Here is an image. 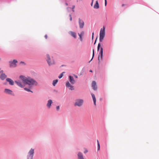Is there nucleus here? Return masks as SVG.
I'll list each match as a JSON object with an SVG mask.
<instances>
[{
  "label": "nucleus",
  "instance_id": "412c9836",
  "mask_svg": "<svg viewBox=\"0 0 159 159\" xmlns=\"http://www.w3.org/2000/svg\"><path fill=\"white\" fill-rule=\"evenodd\" d=\"M58 82L57 80H54L53 81L52 84L54 86H55L56 84Z\"/></svg>",
  "mask_w": 159,
  "mask_h": 159
},
{
  "label": "nucleus",
  "instance_id": "2eb2a0df",
  "mask_svg": "<svg viewBox=\"0 0 159 159\" xmlns=\"http://www.w3.org/2000/svg\"><path fill=\"white\" fill-rule=\"evenodd\" d=\"M78 159H84V158L83 156L82 153L80 152H79L78 153Z\"/></svg>",
  "mask_w": 159,
  "mask_h": 159
},
{
  "label": "nucleus",
  "instance_id": "5701e85b",
  "mask_svg": "<svg viewBox=\"0 0 159 159\" xmlns=\"http://www.w3.org/2000/svg\"><path fill=\"white\" fill-rule=\"evenodd\" d=\"M64 73H65V72H62V73H61L60 75L58 77L59 79H61V78L62 76H63V74Z\"/></svg>",
  "mask_w": 159,
  "mask_h": 159
},
{
  "label": "nucleus",
  "instance_id": "6e6552de",
  "mask_svg": "<svg viewBox=\"0 0 159 159\" xmlns=\"http://www.w3.org/2000/svg\"><path fill=\"white\" fill-rule=\"evenodd\" d=\"M66 86L69 89L71 90H73L74 89V86L71 85L69 82H67L66 84Z\"/></svg>",
  "mask_w": 159,
  "mask_h": 159
},
{
  "label": "nucleus",
  "instance_id": "39448f33",
  "mask_svg": "<svg viewBox=\"0 0 159 159\" xmlns=\"http://www.w3.org/2000/svg\"><path fill=\"white\" fill-rule=\"evenodd\" d=\"M34 150L33 148H31L27 156L28 159H33L34 154Z\"/></svg>",
  "mask_w": 159,
  "mask_h": 159
},
{
  "label": "nucleus",
  "instance_id": "58836bf2",
  "mask_svg": "<svg viewBox=\"0 0 159 159\" xmlns=\"http://www.w3.org/2000/svg\"><path fill=\"white\" fill-rule=\"evenodd\" d=\"M90 71V72H92V70H90V71Z\"/></svg>",
  "mask_w": 159,
  "mask_h": 159
},
{
  "label": "nucleus",
  "instance_id": "aec40b11",
  "mask_svg": "<svg viewBox=\"0 0 159 159\" xmlns=\"http://www.w3.org/2000/svg\"><path fill=\"white\" fill-rule=\"evenodd\" d=\"M103 54V49L102 47H101V51H100V58L101 59H102Z\"/></svg>",
  "mask_w": 159,
  "mask_h": 159
},
{
  "label": "nucleus",
  "instance_id": "c85d7f7f",
  "mask_svg": "<svg viewBox=\"0 0 159 159\" xmlns=\"http://www.w3.org/2000/svg\"><path fill=\"white\" fill-rule=\"evenodd\" d=\"M107 4V0H106V1H105V6H106Z\"/></svg>",
  "mask_w": 159,
  "mask_h": 159
},
{
  "label": "nucleus",
  "instance_id": "9d476101",
  "mask_svg": "<svg viewBox=\"0 0 159 159\" xmlns=\"http://www.w3.org/2000/svg\"><path fill=\"white\" fill-rule=\"evenodd\" d=\"M4 92L6 94H11L12 93V91L9 89H4Z\"/></svg>",
  "mask_w": 159,
  "mask_h": 159
},
{
  "label": "nucleus",
  "instance_id": "6ab92c4d",
  "mask_svg": "<svg viewBox=\"0 0 159 159\" xmlns=\"http://www.w3.org/2000/svg\"><path fill=\"white\" fill-rule=\"evenodd\" d=\"M93 7L95 9H98L99 8V4L98 1H96V3L93 6Z\"/></svg>",
  "mask_w": 159,
  "mask_h": 159
},
{
  "label": "nucleus",
  "instance_id": "de8ad7c7",
  "mask_svg": "<svg viewBox=\"0 0 159 159\" xmlns=\"http://www.w3.org/2000/svg\"><path fill=\"white\" fill-rule=\"evenodd\" d=\"M1 70V68H0V70Z\"/></svg>",
  "mask_w": 159,
  "mask_h": 159
},
{
  "label": "nucleus",
  "instance_id": "a18cd8bd",
  "mask_svg": "<svg viewBox=\"0 0 159 159\" xmlns=\"http://www.w3.org/2000/svg\"><path fill=\"white\" fill-rule=\"evenodd\" d=\"M77 2L78 1V0H77Z\"/></svg>",
  "mask_w": 159,
  "mask_h": 159
},
{
  "label": "nucleus",
  "instance_id": "4be33fe9",
  "mask_svg": "<svg viewBox=\"0 0 159 159\" xmlns=\"http://www.w3.org/2000/svg\"><path fill=\"white\" fill-rule=\"evenodd\" d=\"M94 50L93 49V56H92V58L91 59V60L89 62V63L93 59V57H94Z\"/></svg>",
  "mask_w": 159,
  "mask_h": 159
},
{
  "label": "nucleus",
  "instance_id": "20e7f679",
  "mask_svg": "<svg viewBox=\"0 0 159 159\" xmlns=\"http://www.w3.org/2000/svg\"><path fill=\"white\" fill-rule=\"evenodd\" d=\"M84 101L83 99H79L75 100V102L74 104L75 106L81 107L83 104Z\"/></svg>",
  "mask_w": 159,
  "mask_h": 159
},
{
  "label": "nucleus",
  "instance_id": "7ed1b4c3",
  "mask_svg": "<svg viewBox=\"0 0 159 159\" xmlns=\"http://www.w3.org/2000/svg\"><path fill=\"white\" fill-rule=\"evenodd\" d=\"M47 61L49 66L54 64L55 63L54 60L52 58L51 59L48 54L47 55Z\"/></svg>",
  "mask_w": 159,
  "mask_h": 159
},
{
  "label": "nucleus",
  "instance_id": "a19ab883",
  "mask_svg": "<svg viewBox=\"0 0 159 159\" xmlns=\"http://www.w3.org/2000/svg\"><path fill=\"white\" fill-rule=\"evenodd\" d=\"M74 7H75V6H74L73 7V9H74Z\"/></svg>",
  "mask_w": 159,
  "mask_h": 159
},
{
  "label": "nucleus",
  "instance_id": "f8f14e48",
  "mask_svg": "<svg viewBox=\"0 0 159 159\" xmlns=\"http://www.w3.org/2000/svg\"><path fill=\"white\" fill-rule=\"evenodd\" d=\"M69 81L70 82L73 84H74L75 83V81L73 77L70 75L69 76Z\"/></svg>",
  "mask_w": 159,
  "mask_h": 159
},
{
  "label": "nucleus",
  "instance_id": "7c9ffc66",
  "mask_svg": "<svg viewBox=\"0 0 159 159\" xmlns=\"http://www.w3.org/2000/svg\"><path fill=\"white\" fill-rule=\"evenodd\" d=\"M94 33L93 32L92 33V39H93V38Z\"/></svg>",
  "mask_w": 159,
  "mask_h": 159
},
{
  "label": "nucleus",
  "instance_id": "473e14b6",
  "mask_svg": "<svg viewBox=\"0 0 159 159\" xmlns=\"http://www.w3.org/2000/svg\"><path fill=\"white\" fill-rule=\"evenodd\" d=\"M100 149V147H98V150H99Z\"/></svg>",
  "mask_w": 159,
  "mask_h": 159
},
{
  "label": "nucleus",
  "instance_id": "f3484780",
  "mask_svg": "<svg viewBox=\"0 0 159 159\" xmlns=\"http://www.w3.org/2000/svg\"><path fill=\"white\" fill-rule=\"evenodd\" d=\"M91 95L93 99L94 102V103L95 105H96V99L95 95L91 93Z\"/></svg>",
  "mask_w": 159,
  "mask_h": 159
},
{
  "label": "nucleus",
  "instance_id": "2f4dec72",
  "mask_svg": "<svg viewBox=\"0 0 159 159\" xmlns=\"http://www.w3.org/2000/svg\"><path fill=\"white\" fill-rule=\"evenodd\" d=\"M74 77H75V78H78V76H77V75H74Z\"/></svg>",
  "mask_w": 159,
  "mask_h": 159
},
{
  "label": "nucleus",
  "instance_id": "79ce46f5",
  "mask_svg": "<svg viewBox=\"0 0 159 159\" xmlns=\"http://www.w3.org/2000/svg\"><path fill=\"white\" fill-rule=\"evenodd\" d=\"M92 0V2H93V0Z\"/></svg>",
  "mask_w": 159,
  "mask_h": 159
},
{
  "label": "nucleus",
  "instance_id": "b1692460",
  "mask_svg": "<svg viewBox=\"0 0 159 159\" xmlns=\"http://www.w3.org/2000/svg\"><path fill=\"white\" fill-rule=\"evenodd\" d=\"M24 89L25 90H26V91H28V92H32V91H31L30 90V89H29L26 88H25Z\"/></svg>",
  "mask_w": 159,
  "mask_h": 159
},
{
  "label": "nucleus",
  "instance_id": "393cba45",
  "mask_svg": "<svg viewBox=\"0 0 159 159\" xmlns=\"http://www.w3.org/2000/svg\"><path fill=\"white\" fill-rule=\"evenodd\" d=\"M101 46L100 44L99 43L98 44V50L99 49V48Z\"/></svg>",
  "mask_w": 159,
  "mask_h": 159
},
{
  "label": "nucleus",
  "instance_id": "bb28decb",
  "mask_svg": "<svg viewBox=\"0 0 159 159\" xmlns=\"http://www.w3.org/2000/svg\"><path fill=\"white\" fill-rule=\"evenodd\" d=\"M70 21H71L72 20V17H71V15H70Z\"/></svg>",
  "mask_w": 159,
  "mask_h": 159
},
{
  "label": "nucleus",
  "instance_id": "0eeeda50",
  "mask_svg": "<svg viewBox=\"0 0 159 159\" xmlns=\"http://www.w3.org/2000/svg\"><path fill=\"white\" fill-rule=\"evenodd\" d=\"M17 61L16 60H14L13 61H11L9 62L10 66L11 67H15L16 66V63H17Z\"/></svg>",
  "mask_w": 159,
  "mask_h": 159
},
{
  "label": "nucleus",
  "instance_id": "a211bd4d",
  "mask_svg": "<svg viewBox=\"0 0 159 159\" xmlns=\"http://www.w3.org/2000/svg\"><path fill=\"white\" fill-rule=\"evenodd\" d=\"M84 34V31H82L80 34H78V35L80 37V40L81 41H82L83 40L82 38V36H83Z\"/></svg>",
  "mask_w": 159,
  "mask_h": 159
},
{
  "label": "nucleus",
  "instance_id": "4c0bfd02",
  "mask_svg": "<svg viewBox=\"0 0 159 159\" xmlns=\"http://www.w3.org/2000/svg\"><path fill=\"white\" fill-rule=\"evenodd\" d=\"M98 60L99 61V55L98 58Z\"/></svg>",
  "mask_w": 159,
  "mask_h": 159
},
{
  "label": "nucleus",
  "instance_id": "cd10ccee",
  "mask_svg": "<svg viewBox=\"0 0 159 159\" xmlns=\"http://www.w3.org/2000/svg\"><path fill=\"white\" fill-rule=\"evenodd\" d=\"M56 108H57V110H58V111L59 110V106H57Z\"/></svg>",
  "mask_w": 159,
  "mask_h": 159
},
{
  "label": "nucleus",
  "instance_id": "c9c22d12",
  "mask_svg": "<svg viewBox=\"0 0 159 159\" xmlns=\"http://www.w3.org/2000/svg\"><path fill=\"white\" fill-rule=\"evenodd\" d=\"M125 4H122V7H124V6H125Z\"/></svg>",
  "mask_w": 159,
  "mask_h": 159
},
{
  "label": "nucleus",
  "instance_id": "f257e3e1",
  "mask_svg": "<svg viewBox=\"0 0 159 159\" xmlns=\"http://www.w3.org/2000/svg\"><path fill=\"white\" fill-rule=\"evenodd\" d=\"M20 80L15 81V82L21 88H24L26 84L29 85H36L37 83L33 79L29 77L23 75H20L19 77Z\"/></svg>",
  "mask_w": 159,
  "mask_h": 159
},
{
  "label": "nucleus",
  "instance_id": "9b49d317",
  "mask_svg": "<svg viewBox=\"0 0 159 159\" xmlns=\"http://www.w3.org/2000/svg\"><path fill=\"white\" fill-rule=\"evenodd\" d=\"M92 87L94 90H96L97 89L96 84L95 81H93L92 83Z\"/></svg>",
  "mask_w": 159,
  "mask_h": 159
},
{
  "label": "nucleus",
  "instance_id": "c756f323",
  "mask_svg": "<svg viewBox=\"0 0 159 159\" xmlns=\"http://www.w3.org/2000/svg\"><path fill=\"white\" fill-rule=\"evenodd\" d=\"M88 152V150L87 149H85V151H84V152L85 153H86Z\"/></svg>",
  "mask_w": 159,
  "mask_h": 159
},
{
  "label": "nucleus",
  "instance_id": "ddd939ff",
  "mask_svg": "<svg viewBox=\"0 0 159 159\" xmlns=\"http://www.w3.org/2000/svg\"><path fill=\"white\" fill-rule=\"evenodd\" d=\"M6 80L7 81L9 82V84H10L11 85H14V81L11 79L9 78H7L6 79Z\"/></svg>",
  "mask_w": 159,
  "mask_h": 159
},
{
  "label": "nucleus",
  "instance_id": "1a4fd4ad",
  "mask_svg": "<svg viewBox=\"0 0 159 159\" xmlns=\"http://www.w3.org/2000/svg\"><path fill=\"white\" fill-rule=\"evenodd\" d=\"M3 70H1L0 72L1 73V75H0V78L2 80H4L7 77L6 75L3 73Z\"/></svg>",
  "mask_w": 159,
  "mask_h": 159
},
{
  "label": "nucleus",
  "instance_id": "423d86ee",
  "mask_svg": "<svg viewBox=\"0 0 159 159\" xmlns=\"http://www.w3.org/2000/svg\"><path fill=\"white\" fill-rule=\"evenodd\" d=\"M79 25L80 28V29H82L83 28L84 25V23L83 20L80 18L79 19Z\"/></svg>",
  "mask_w": 159,
  "mask_h": 159
},
{
  "label": "nucleus",
  "instance_id": "dca6fc26",
  "mask_svg": "<svg viewBox=\"0 0 159 159\" xmlns=\"http://www.w3.org/2000/svg\"><path fill=\"white\" fill-rule=\"evenodd\" d=\"M52 102L51 100H49L48 101V102L47 104V106L48 108H50V107Z\"/></svg>",
  "mask_w": 159,
  "mask_h": 159
},
{
  "label": "nucleus",
  "instance_id": "c03bdc74",
  "mask_svg": "<svg viewBox=\"0 0 159 159\" xmlns=\"http://www.w3.org/2000/svg\"><path fill=\"white\" fill-rule=\"evenodd\" d=\"M1 60V58H0V60Z\"/></svg>",
  "mask_w": 159,
  "mask_h": 159
},
{
  "label": "nucleus",
  "instance_id": "a878e982",
  "mask_svg": "<svg viewBox=\"0 0 159 159\" xmlns=\"http://www.w3.org/2000/svg\"><path fill=\"white\" fill-rule=\"evenodd\" d=\"M97 144H98V147H100V144H99V142L98 140H97Z\"/></svg>",
  "mask_w": 159,
  "mask_h": 159
},
{
  "label": "nucleus",
  "instance_id": "f03ea898",
  "mask_svg": "<svg viewBox=\"0 0 159 159\" xmlns=\"http://www.w3.org/2000/svg\"><path fill=\"white\" fill-rule=\"evenodd\" d=\"M105 35V28L103 27V28L101 29L100 33L99 41L102 42Z\"/></svg>",
  "mask_w": 159,
  "mask_h": 159
},
{
  "label": "nucleus",
  "instance_id": "f704fd0d",
  "mask_svg": "<svg viewBox=\"0 0 159 159\" xmlns=\"http://www.w3.org/2000/svg\"><path fill=\"white\" fill-rule=\"evenodd\" d=\"M45 37L46 39L47 38V35H45Z\"/></svg>",
  "mask_w": 159,
  "mask_h": 159
},
{
  "label": "nucleus",
  "instance_id": "4468645a",
  "mask_svg": "<svg viewBox=\"0 0 159 159\" xmlns=\"http://www.w3.org/2000/svg\"><path fill=\"white\" fill-rule=\"evenodd\" d=\"M69 33L72 37H74L75 38H76V33L72 31H70L69 32Z\"/></svg>",
  "mask_w": 159,
  "mask_h": 159
},
{
  "label": "nucleus",
  "instance_id": "72a5a7b5",
  "mask_svg": "<svg viewBox=\"0 0 159 159\" xmlns=\"http://www.w3.org/2000/svg\"><path fill=\"white\" fill-rule=\"evenodd\" d=\"M93 2H92L91 3V6H92L93 4Z\"/></svg>",
  "mask_w": 159,
  "mask_h": 159
},
{
  "label": "nucleus",
  "instance_id": "ea45409f",
  "mask_svg": "<svg viewBox=\"0 0 159 159\" xmlns=\"http://www.w3.org/2000/svg\"><path fill=\"white\" fill-rule=\"evenodd\" d=\"M66 5L67 6L68 5V4L67 3H66Z\"/></svg>",
  "mask_w": 159,
  "mask_h": 159
},
{
  "label": "nucleus",
  "instance_id": "37998d69",
  "mask_svg": "<svg viewBox=\"0 0 159 159\" xmlns=\"http://www.w3.org/2000/svg\"><path fill=\"white\" fill-rule=\"evenodd\" d=\"M21 63H24V62H21Z\"/></svg>",
  "mask_w": 159,
  "mask_h": 159
},
{
  "label": "nucleus",
  "instance_id": "e433bc0d",
  "mask_svg": "<svg viewBox=\"0 0 159 159\" xmlns=\"http://www.w3.org/2000/svg\"><path fill=\"white\" fill-rule=\"evenodd\" d=\"M96 40H95V42H94V44L96 43Z\"/></svg>",
  "mask_w": 159,
  "mask_h": 159
},
{
  "label": "nucleus",
  "instance_id": "49530a36",
  "mask_svg": "<svg viewBox=\"0 0 159 159\" xmlns=\"http://www.w3.org/2000/svg\"><path fill=\"white\" fill-rule=\"evenodd\" d=\"M105 1H106V0H105Z\"/></svg>",
  "mask_w": 159,
  "mask_h": 159
}]
</instances>
